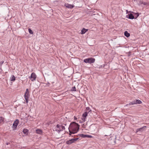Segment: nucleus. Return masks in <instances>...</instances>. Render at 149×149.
Masks as SVG:
<instances>
[{
	"label": "nucleus",
	"instance_id": "obj_2",
	"mask_svg": "<svg viewBox=\"0 0 149 149\" xmlns=\"http://www.w3.org/2000/svg\"><path fill=\"white\" fill-rule=\"evenodd\" d=\"M95 61V58H89L84 59V62L86 63L91 64L94 63Z\"/></svg>",
	"mask_w": 149,
	"mask_h": 149
},
{
	"label": "nucleus",
	"instance_id": "obj_7",
	"mask_svg": "<svg viewBox=\"0 0 149 149\" xmlns=\"http://www.w3.org/2000/svg\"><path fill=\"white\" fill-rule=\"evenodd\" d=\"M30 95L29 94L25 93L24 95V97L26 100V102L27 103L28 102V99Z\"/></svg>",
	"mask_w": 149,
	"mask_h": 149
},
{
	"label": "nucleus",
	"instance_id": "obj_12",
	"mask_svg": "<svg viewBox=\"0 0 149 149\" xmlns=\"http://www.w3.org/2000/svg\"><path fill=\"white\" fill-rule=\"evenodd\" d=\"M128 18L130 19H133L134 18V16L132 14H130L128 15Z\"/></svg>",
	"mask_w": 149,
	"mask_h": 149
},
{
	"label": "nucleus",
	"instance_id": "obj_20",
	"mask_svg": "<svg viewBox=\"0 0 149 149\" xmlns=\"http://www.w3.org/2000/svg\"><path fill=\"white\" fill-rule=\"evenodd\" d=\"M134 16L135 19H136L139 16V15L138 13H134Z\"/></svg>",
	"mask_w": 149,
	"mask_h": 149
},
{
	"label": "nucleus",
	"instance_id": "obj_10",
	"mask_svg": "<svg viewBox=\"0 0 149 149\" xmlns=\"http://www.w3.org/2000/svg\"><path fill=\"white\" fill-rule=\"evenodd\" d=\"M65 6L66 7L68 8H70V9L72 8H73L74 6V5H72L71 4H69L68 3H66L65 4Z\"/></svg>",
	"mask_w": 149,
	"mask_h": 149
},
{
	"label": "nucleus",
	"instance_id": "obj_4",
	"mask_svg": "<svg viewBox=\"0 0 149 149\" xmlns=\"http://www.w3.org/2000/svg\"><path fill=\"white\" fill-rule=\"evenodd\" d=\"M56 127L58 129V132H59L60 131H63V130H64L65 129V126H63V125H57Z\"/></svg>",
	"mask_w": 149,
	"mask_h": 149
},
{
	"label": "nucleus",
	"instance_id": "obj_14",
	"mask_svg": "<svg viewBox=\"0 0 149 149\" xmlns=\"http://www.w3.org/2000/svg\"><path fill=\"white\" fill-rule=\"evenodd\" d=\"M29 130L27 129H24L23 130V133L26 135L28 134Z\"/></svg>",
	"mask_w": 149,
	"mask_h": 149
},
{
	"label": "nucleus",
	"instance_id": "obj_22",
	"mask_svg": "<svg viewBox=\"0 0 149 149\" xmlns=\"http://www.w3.org/2000/svg\"><path fill=\"white\" fill-rule=\"evenodd\" d=\"M28 30H29V32L30 34H33V31L30 29H29Z\"/></svg>",
	"mask_w": 149,
	"mask_h": 149
},
{
	"label": "nucleus",
	"instance_id": "obj_29",
	"mask_svg": "<svg viewBox=\"0 0 149 149\" xmlns=\"http://www.w3.org/2000/svg\"><path fill=\"white\" fill-rule=\"evenodd\" d=\"M131 55V52H129V54H128V56H130Z\"/></svg>",
	"mask_w": 149,
	"mask_h": 149
},
{
	"label": "nucleus",
	"instance_id": "obj_24",
	"mask_svg": "<svg viewBox=\"0 0 149 149\" xmlns=\"http://www.w3.org/2000/svg\"><path fill=\"white\" fill-rule=\"evenodd\" d=\"M4 120V118L2 117H0V123Z\"/></svg>",
	"mask_w": 149,
	"mask_h": 149
},
{
	"label": "nucleus",
	"instance_id": "obj_18",
	"mask_svg": "<svg viewBox=\"0 0 149 149\" xmlns=\"http://www.w3.org/2000/svg\"><path fill=\"white\" fill-rule=\"evenodd\" d=\"M141 5V4H143L144 5L148 6L149 5V3L146 2H143V1H141L140 2Z\"/></svg>",
	"mask_w": 149,
	"mask_h": 149
},
{
	"label": "nucleus",
	"instance_id": "obj_23",
	"mask_svg": "<svg viewBox=\"0 0 149 149\" xmlns=\"http://www.w3.org/2000/svg\"><path fill=\"white\" fill-rule=\"evenodd\" d=\"M79 139V138H74L73 139H72V140H73V141L74 142L75 141H77Z\"/></svg>",
	"mask_w": 149,
	"mask_h": 149
},
{
	"label": "nucleus",
	"instance_id": "obj_26",
	"mask_svg": "<svg viewBox=\"0 0 149 149\" xmlns=\"http://www.w3.org/2000/svg\"><path fill=\"white\" fill-rule=\"evenodd\" d=\"M25 93H27V94H29V90H28V88H27L26 89V92H25Z\"/></svg>",
	"mask_w": 149,
	"mask_h": 149
},
{
	"label": "nucleus",
	"instance_id": "obj_13",
	"mask_svg": "<svg viewBox=\"0 0 149 149\" xmlns=\"http://www.w3.org/2000/svg\"><path fill=\"white\" fill-rule=\"evenodd\" d=\"M146 127V126H143L142 127H141L140 128L137 129V130H136V132H138L139 131H141V132L143 130L144 128L145 127Z\"/></svg>",
	"mask_w": 149,
	"mask_h": 149
},
{
	"label": "nucleus",
	"instance_id": "obj_11",
	"mask_svg": "<svg viewBox=\"0 0 149 149\" xmlns=\"http://www.w3.org/2000/svg\"><path fill=\"white\" fill-rule=\"evenodd\" d=\"M74 143L72 139H71L67 141L66 142V143L68 145H70L72 144V143Z\"/></svg>",
	"mask_w": 149,
	"mask_h": 149
},
{
	"label": "nucleus",
	"instance_id": "obj_19",
	"mask_svg": "<svg viewBox=\"0 0 149 149\" xmlns=\"http://www.w3.org/2000/svg\"><path fill=\"white\" fill-rule=\"evenodd\" d=\"M87 112V113H88L89 112L91 113V109H90V108L89 107H87L86 108V111Z\"/></svg>",
	"mask_w": 149,
	"mask_h": 149
},
{
	"label": "nucleus",
	"instance_id": "obj_6",
	"mask_svg": "<svg viewBox=\"0 0 149 149\" xmlns=\"http://www.w3.org/2000/svg\"><path fill=\"white\" fill-rule=\"evenodd\" d=\"M79 135L81 137L83 138L87 137V138H92L93 137L92 136L87 134H80Z\"/></svg>",
	"mask_w": 149,
	"mask_h": 149
},
{
	"label": "nucleus",
	"instance_id": "obj_5",
	"mask_svg": "<svg viewBox=\"0 0 149 149\" xmlns=\"http://www.w3.org/2000/svg\"><path fill=\"white\" fill-rule=\"evenodd\" d=\"M36 75L34 73H32L31 74V76L29 77L31 81H35L36 78Z\"/></svg>",
	"mask_w": 149,
	"mask_h": 149
},
{
	"label": "nucleus",
	"instance_id": "obj_25",
	"mask_svg": "<svg viewBox=\"0 0 149 149\" xmlns=\"http://www.w3.org/2000/svg\"><path fill=\"white\" fill-rule=\"evenodd\" d=\"M71 90L72 91H76V88L75 87V86L72 87V89H71Z\"/></svg>",
	"mask_w": 149,
	"mask_h": 149
},
{
	"label": "nucleus",
	"instance_id": "obj_27",
	"mask_svg": "<svg viewBox=\"0 0 149 149\" xmlns=\"http://www.w3.org/2000/svg\"><path fill=\"white\" fill-rule=\"evenodd\" d=\"M58 129L57 128V127H56L54 128V130H55V131H57V132H58Z\"/></svg>",
	"mask_w": 149,
	"mask_h": 149
},
{
	"label": "nucleus",
	"instance_id": "obj_17",
	"mask_svg": "<svg viewBox=\"0 0 149 149\" xmlns=\"http://www.w3.org/2000/svg\"><path fill=\"white\" fill-rule=\"evenodd\" d=\"M125 36L127 37H128L130 36V34L127 32V31H126L124 32Z\"/></svg>",
	"mask_w": 149,
	"mask_h": 149
},
{
	"label": "nucleus",
	"instance_id": "obj_9",
	"mask_svg": "<svg viewBox=\"0 0 149 149\" xmlns=\"http://www.w3.org/2000/svg\"><path fill=\"white\" fill-rule=\"evenodd\" d=\"M88 113H87V112H84L82 115V116L83 117V118H82V120L85 121V120L86 118V116H87Z\"/></svg>",
	"mask_w": 149,
	"mask_h": 149
},
{
	"label": "nucleus",
	"instance_id": "obj_21",
	"mask_svg": "<svg viewBox=\"0 0 149 149\" xmlns=\"http://www.w3.org/2000/svg\"><path fill=\"white\" fill-rule=\"evenodd\" d=\"M10 80L11 81H14L15 80V77L14 76L12 75L10 78Z\"/></svg>",
	"mask_w": 149,
	"mask_h": 149
},
{
	"label": "nucleus",
	"instance_id": "obj_15",
	"mask_svg": "<svg viewBox=\"0 0 149 149\" xmlns=\"http://www.w3.org/2000/svg\"><path fill=\"white\" fill-rule=\"evenodd\" d=\"M36 132L37 133L41 134L42 133V131L40 129H37L36 130Z\"/></svg>",
	"mask_w": 149,
	"mask_h": 149
},
{
	"label": "nucleus",
	"instance_id": "obj_16",
	"mask_svg": "<svg viewBox=\"0 0 149 149\" xmlns=\"http://www.w3.org/2000/svg\"><path fill=\"white\" fill-rule=\"evenodd\" d=\"M88 30L87 29H86L85 28H83L81 31V34H84L87 31H88Z\"/></svg>",
	"mask_w": 149,
	"mask_h": 149
},
{
	"label": "nucleus",
	"instance_id": "obj_1",
	"mask_svg": "<svg viewBox=\"0 0 149 149\" xmlns=\"http://www.w3.org/2000/svg\"><path fill=\"white\" fill-rule=\"evenodd\" d=\"M79 125L75 122H72L71 123L68 128L70 136H72V134H74L77 133L79 131Z\"/></svg>",
	"mask_w": 149,
	"mask_h": 149
},
{
	"label": "nucleus",
	"instance_id": "obj_3",
	"mask_svg": "<svg viewBox=\"0 0 149 149\" xmlns=\"http://www.w3.org/2000/svg\"><path fill=\"white\" fill-rule=\"evenodd\" d=\"M142 103L141 101L138 100H135L134 101H133L132 102H130L128 104H127L126 105L127 106H128L129 105H133L135 104H141Z\"/></svg>",
	"mask_w": 149,
	"mask_h": 149
},
{
	"label": "nucleus",
	"instance_id": "obj_28",
	"mask_svg": "<svg viewBox=\"0 0 149 149\" xmlns=\"http://www.w3.org/2000/svg\"><path fill=\"white\" fill-rule=\"evenodd\" d=\"M4 62L3 61H2L0 62V65H1Z\"/></svg>",
	"mask_w": 149,
	"mask_h": 149
},
{
	"label": "nucleus",
	"instance_id": "obj_8",
	"mask_svg": "<svg viewBox=\"0 0 149 149\" xmlns=\"http://www.w3.org/2000/svg\"><path fill=\"white\" fill-rule=\"evenodd\" d=\"M19 120L17 119L14 122L13 124V126L16 128L19 123Z\"/></svg>",
	"mask_w": 149,
	"mask_h": 149
}]
</instances>
